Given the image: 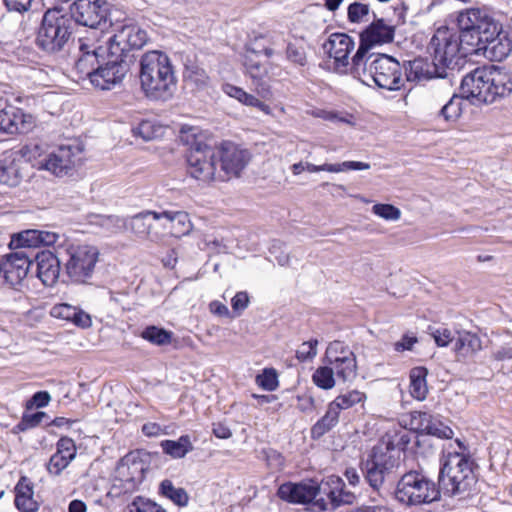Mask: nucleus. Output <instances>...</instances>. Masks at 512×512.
<instances>
[{"mask_svg": "<svg viewBox=\"0 0 512 512\" xmlns=\"http://www.w3.org/2000/svg\"><path fill=\"white\" fill-rule=\"evenodd\" d=\"M460 89L462 96L453 93L450 81L445 83L439 98L449 100L439 110L438 117L455 122L462 113L463 98L492 104L508 97L512 93V73L497 66L477 67L462 78Z\"/></svg>", "mask_w": 512, "mask_h": 512, "instance_id": "f257e3e1", "label": "nucleus"}, {"mask_svg": "<svg viewBox=\"0 0 512 512\" xmlns=\"http://www.w3.org/2000/svg\"><path fill=\"white\" fill-rule=\"evenodd\" d=\"M140 85L145 96L151 100L167 101L177 90L174 67L167 54L152 50L140 59Z\"/></svg>", "mask_w": 512, "mask_h": 512, "instance_id": "f03ea898", "label": "nucleus"}, {"mask_svg": "<svg viewBox=\"0 0 512 512\" xmlns=\"http://www.w3.org/2000/svg\"><path fill=\"white\" fill-rule=\"evenodd\" d=\"M350 74L363 84H375L386 90H399L404 84L402 67L399 61L386 54L362 58V54L352 57Z\"/></svg>", "mask_w": 512, "mask_h": 512, "instance_id": "7ed1b4c3", "label": "nucleus"}, {"mask_svg": "<svg viewBox=\"0 0 512 512\" xmlns=\"http://www.w3.org/2000/svg\"><path fill=\"white\" fill-rule=\"evenodd\" d=\"M181 140L190 146L187 154V171L189 175L203 183L218 179L217 151L204 142L199 135V129L183 126L180 130Z\"/></svg>", "mask_w": 512, "mask_h": 512, "instance_id": "20e7f679", "label": "nucleus"}, {"mask_svg": "<svg viewBox=\"0 0 512 512\" xmlns=\"http://www.w3.org/2000/svg\"><path fill=\"white\" fill-rule=\"evenodd\" d=\"M473 462L463 453H449L439 473V487L445 495L464 498L476 484Z\"/></svg>", "mask_w": 512, "mask_h": 512, "instance_id": "39448f33", "label": "nucleus"}, {"mask_svg": "<svg viewBox=\"0 0 512 512\" xmlns=\"http://www.w3.org/2000/svg\"><path fill=\"white\" fill-rule=\"evenodd\" d=\"M399 466V453L395 452L391 443H386L372 449L371 454L362 463L361 470L369 486L380 493L386 482L396 478Z\"/></svg>", "mask_w": 512, "mask_h": 512, "instance_id": "423d86ee", "label": "nucleus"}, {"mask_svg": "<svg viewBox=\"0 0 512 512\" xmlns=\"http://www.w3.org/2000/svg\"><path fill=\"white\" fill-rule=\"evenodd\" d=\"M428 51L435 66L440 69L442 79L448 78V71L459 67L463 60L458 32L446 26L435 31L428 44Z\"/></svg>", "mask_w": 512, "mask_h": 512, "instance_id": "0eeeda50", "label": "nucleus"}, {"mask_svg": "<svg viewBox=\"0 0 512 512\" xmlns=\"http://www.w3.org/2000/svg\"><path fill=\"white\" fill-rule=\"evenodd\" d=\"M395 498L406 506L430 504L440 498V489L422 472L411 470L398 480Z\"/></svg>", "mask_w": 512, "mask_h": 512, "instance_id": "6e6552de", "label": "nucleus"}, {"mask_svg": "<svg viewBox=\"0 0 512 512\" xmlns=\"http://www.w3.org/2000/svg\"><path fill=\"white\" fill-rule=\"evenodd\" d=\"M72 27L73 21L70 17L62 15L57 8L48 9L38 29L36 43L43 51L57 52L69 40Z\"/></svg>", "mask_w": 512, "mask_h": 512, "instance_id": "1a4fd4ad", "label": "nucleus"}, {"mask_svg": "<svg viewBox=\"0 0 512 512\" xmlns=\"http://www.w3.org/2000/svg\"><path fill=\"white\" fill-rule=\"evenodd\" d=\"M273 37L260 35L255 37L254 41L247 47L244 57V66L246 73L252 80L255 91L258 96L263 99H269L272 91L266 78L268 76V68L256 59L259 54H264L270 58L275 54V50L271 47L274 45Z\"/></svg>", "mask_w": 512, "mask_h": 512, "instance_id": "9d476101", "label": "nucleus"}, {"mask_svg": "<svg viewBox=\"0 0 512 512\" xmlns=\"http://www.w3.org/2000/svg\"><path fill=\"white\" fill-rule=\"evenodd\" d=\"M109 52H106L97 69L91 85L99 90H111L120 85L127 75L130 66L124 55V48L116 45H109Z\"/></svg>", "mask_w": 512, "mask_h": 512, "instance_id": "9b49d317", "label": "nucleus"}, {"mask_svg": "<svg viewBox=\"0 0 512 512\" xmlns=\"http://www.w3.org/2000/svg\"><path fill=\"white\" fill-rule=\"evenodd\" d=\"M65 272L69 279L78 284H86L92 278L99 259L96 246L83 244L71 246L68 250Z\"/></svg>", "mask_w": 512, "mask_h": 512, "instance_id": "f8f14e48", "label": "nucleus"}, {"mask_svg": "<svg viewBox=\"0 0 512 512\" xmlns=\"http://www.w3.org/2000/svg\"><path fill=\"white\" fill-rule=\"evenodd\" d=\"M109 11L105 0H76L70 6V18L80 25L104 30L111 25Z\"/></svg>", "mask_w": 512, "mask_h": 512, "instance_id": "ddd939ff", "label": "nucleus"}, {"mask_svg": "<svg viewBox=\"0 0 512 512\" xmlns=\"http://www.w3.org/2000/svg\"><path fill=\"white\" fill-rule=\"evenodd\" d=\"M79 146L61 145L34 163L38 170H46L57 177L68 175L80 160Z\"/></svg>", "mask_w": 512, "mask_h": 512, "instance_id": "4468645a", "label": "nucleus"}, {"mask_svg": "<svg viewBox=\"0 0 512 512\" xmlns=\"http://www.w3.org/2000/svg\"><path fill=\"white\" fill-rule=\"evenodd\" d=\"M109 45L81 42L79 46L80 55L75 61L74 71L78 80H88L91 83L99 65L106 52H109Z\"/></svg>", "mask_w": 512, "mask_h": 512, "instance_id": "2eb2a0df", "label": "nucleus"}, {"mask_svg": "<svg viewBox=\"0 0 512 512\" xmlns=\"http://www.w3.org/2000/svg\"><path fill=\"white\" fill-rule=\"evenodd\" d=\"M217 151V161L220 160L221 168L218 180L224 181L232 176H239L249 160V153L240 149L231 142H224Z\"/></svg>", "mask_w": 512, "mask_h": 512, "instance_id": "dca6fc26", "label": "nucleus"}, {"mask_svg": "<svg viewBox=\"0 0 512 512\" xmlns=\"http://www.w3.org/2000/svg\"><path fill=\"white\" fill-rule=\"evenodd\" d=\"M354 40L344 33H333L323 44L324 51L334 60V69L338 73H350L352 61L349 55L354 49Z\"/></svg>", "mask_w": 512, "mask_h": 512, "instance_id": "f3484780", "label": "nucleus"}, {"mask_svg": "<svg viewBox=\"0 0 512 512\" xmlns=\"http://www.w3.org/2000/svg\"><path fill=\"white\" fill-rule=\"evenodd\" d=\"M394 38V27L388 25L383 19L374 20L360 34V45L354 55L362 54V58L374 55L370 49L376 45L392 42Z\"/></svg>", "mask_w": 512, "mask_h": 512, "instance_id": "a211bd4d", "label": "nucleus"}, {"mask_svg": "<svg viewBox=\"0 0 512 512\" xmlns=\"http://www.w3.org/2000/svg\"><path fill=\"white\" fill-rule=\"evenodd\" d=\"M32 261L23 251H15L0 262V277L11 286L21 285L27 277Z\"/></svg>", "mask_w": 512, "mask_h": 512, "instance_id": "6ab92c4d", "label": "nucleus"}, {"mask_svg": "<svg viewBox=\"0 0 512 512\" xmlns=\"http://www.w3.org/2000/svg\"><path fill=\"white\" fill-rule=\"evenodd\" d=\"M319 483L314 480L299 483L287 482L278 488V497L293 504H306L313 501L319 494Z\"/></svg>", "mask_w": 512, "mask_h": 512, "instance_id": "aec40b11", "label": "nucleus"}, {"mask_svg": "<svg viewBox=\"0 0 512 512\" xmlns=\"http://www.w3.org/2000/svg\"><path fill=\"white\" fill-rule=\"evenodd\" d=\"M37 264V278L44 286L52 287L58 281L60 261L51 250H42L34 255Z\"/></svg>", "mask_w": 512, "mask_h": 512, "instance_id": "412c9836", "label": "nucleus"}, {"mask_svg": "<svg viewBox=\"0 0 512 512\" xmlns=\"http://www.w3.org/2000/svg\"><path fill=\"white\" fill-rule=\"evenodd\" d=\"M106 42L108 45L115 46L113 50L116 49V45L123 47L124 50L126 48L140 49L147 42V33L137 25H124L117 34L110 36Z\"/></svg>", "mask_w": 512, "mask_h": 512, "instance_id": "4be33fe9", "label": "nucleus"}, {"mask_svg": "<svg viewBox=\"0 0 512 512\" xmlns=\"http://www.w3.org/2000/svg\"><path fill=\"white\" fill-rule=\"evenodd\" d=\"M30 115H25L23 111L13 105H6L0 110V133L16 134L24 133L28 130L27 125Z\"/></svg>", "mask_w": 512, "mask_h": 512, "instance_id": "5701e85b", "label": "nucleus"}, {"mask_svg": "<svg viewBox=\"0 0 512 512\" xmlns=\"http://www.w3.org/2000/svg\"><path fill=\"white\" fill-rule=\"evenodd\" d=\"M153 219L160 221L165 220V229H169L171 235L174 237H182L190 233L192 230V223L189 215L184 211H162L153 213Z\"/></svg>", "mask_w": 512, "mask_h": 512, "instance_id": "b1692460", "label": "nucleus"}, {"mask_svg": "<svg viewBox=\"0 0 512 512\" xmlns=\"http://www.w3.org/2000/svg\"><path fill=\"white\" fill-rule=\"evenodd\" d=\"M405 74L407 81L410 82H423L433 78H442L440 76V69H438L434 61L429 62L426 58H416L408 62L405 67Z\"/></svg>", "mask_w": 512, "mask_h": 512, "instance_id": "393cba45", "label": "nucleus"}, {"mask_svg": "<svg viewBox=\"0 0 512 512\" xmlns=\"http://www.w3.org/2000/svg\"><path fill=\"white\" fill-rule=\"evenodd\" d=\"M512 51V41L506 32L500 34L494 40L482 46V56L491 60L500 62L507 58Z\"/></svg>", "mask_w": 512, "mask_h": 512, "instance_id": "a878e982", "label": "nucleus"}, {"mask_svg": "<svg viewBox=\"0 0 512 512\" xmlns=\"http://www.w3.org/2000/svg\"><path fill=\"white\" fill-rule=\"evenodd\" d=\"M482 349L481 339L474 333L458 331L454 345L457 358H469Z\"/></svg>", "mask_w": 512, "mask_h": 512, "instance_id": "bb28decb", "label": "nucleus"}, {"mask_svg": "<svg viewBox=\"0 0 512 512\" xmlns=\"http://www.w3.org/2000/svg\"><path fill=\"white\" fill-rule=\"evenodd\" d=\"M117 474L122 481L130 483L131 487H134L141 483L144 478L143 464L125 456L117 467Z\"/></svg>", "mask_w": 512, "mask_h": 512, "instance_id": "cd10ccee", "label": "nucleus"}, {"mask_svg": "<svg viewBox=\"0 0 512 512\" xmlns=\"http://www.w3.org/2000/svg\"><path fill=\"white\" fill-rule=\"evenodd\" d=\"M223 91L229 97L236 99L243 105L255 107L267 115H270L272 112L269 105L265 104L254 95L247 93L240 87L227 83L223 85Z\"/></svg>", "mask_w": 512, "mask_h": 512, "instance_id": "c85d7f7f", "label": "nucleus"}, {"mask_svg": "<svg viewBox=\"0 0 512 512\" xmlns=\"http://www.w3.org/2000/svg\"><path fill=\"white\" fill-rule=\"evenodd\" d=\"M15 507L21 512H32V482L26 476L20 478L14 488Z\"/></svg>", "mask_w": 512, "mask_h": 512, "instance_id": "c756f323", "label": "nucleus"}, {"mask_svg": "<svg viewBox=\"0 0 512 512\" xmlns=\"http://www.w3.org/2000/svg\"><path fill=\"white\" fill-rule=\"evenodd\" d=\"M153 213H157L156 211H144L133 217L126 219L127 221V229H129L136 237L140 239L150 238L151 235V221L150 218H153Z\"/></svg>", "mask_w": 512, "mask_h": 512, "instance_id": "7c9ffc66", "label": "nucleus"}, {"mask_svg": "<svg viewBox=\"0 0 512 512\" xmlns=\"http://www.w3.org/2000/svg\"><path fill=\"white\" fill-rule=\"evenodd\" d=\"M160 445L163 452L174 459L184 458L194 449L189 435H182L177 440H164Z\"/></svg>", "mask_w": 512, "mask_h": 512, "instance_id": "2f4dec72", "label": "nucleus"}, {"mask_svg": "<svg viewBox=\"0 0 512 512\" xmlns=\"http://www.w3.org/2000/svg\"><path fill=\"white\" fill-rule=\"evenodd\" d=\"M370 169V164L359 161H344L338 164H322L315 165L312 163H305V170L309 172H320L326 171L331 173H339L346 170H368Z\"/></svg>", "mask_w": 512, "mask_h": 512, "instance_id": "473e14b6", "label": "nucleus"}, {"mask_svg": "<svg viewBox=\"0 0 512 512\" xmlns=\"http://www.w3.org/2000/svg\"><path fill=\"white\" fill-rule=\"evenodd\" d=\"M428 370L425 367H414L410 371V393L417 400H424L428 393L426 377Z\"/></svg>", "mask_w": 512, "mask_h": 512, "instance_id": "72a5a7b5", "label": "nucleus"}, {"mask_svg": "<svg viewBox=\"0 0 512 512\" xmlns=\"http://www.w3.org/2000/svg\"><path fill=\"white\" fill-rule=\"evenodd\" d=\"M356 358L354 352L348 345L335 340L329 343L325 351L324 362L328 365H334L346 359Z\"/></svg>", "mask_w": 512, "mask_h": 512, "instance_id": "f704fd0d", "label": "nucleus"}, {"mask_svg": "<svg viewBox=\"0 0 512 512\" xmlns=\"http://www.w3.org/2000/svg\"><path fill=\"white\" fill-rule=\"evenodd\" d=\"M458 37L461 39V52L463 59L468 55L480 56L482 53V42L481 36L478 34V30L471 31H460Z\"/></svg>", "mask_w": 512, "mask_h": 512, "instance_id": "c9c22d12", "label": "nucleus"}, {"mask_svg": "<svg viewBox=\"0 0 512 512\" xmlns=\"http://www.w3.org/2000/svg\"><path fill=\"white\" fill-rule=\"evenodd\" d=\"M488 18L480 9H469L459 13L457 24L460 31L478 30L477 27L482 26Z\"/></svg>", "mask_w": 512, "mask_h": 512, "instance_id": "e433bc0d", "label": "nucleus"}, {"mask_svg": "<svg viewBox=\"0 0 512 512\" xmlns=\"http://www.w3.org/2000/svg\"><path fill=\"white\" fill-rule=\"evenodd\" d=\"M339 414L340 413L329 404L325 415L311 428L312 438L319 439L335 427L339 421Z\"/></svg>", "mask_w": 512, "mask_h": 512, "instance_id": "4c0bfd02", "label": "nucleus"}, {"mask_svg": "<svg viewBox=\"0 0 512 512\" xmlns=\"http://www.w3.org/2000/svg\"><path fill=\"white\" fill-rule=\"evenodd\" d=\"M184 81L196 89H204L209 82L206 71L195 63L186 64L183 72Z\"/></svg>", "mask_w": 512, "mask_h": 512, "instance_id": "58836bf2", "label": "nucleus"}, {"mask_svg": "<svg viewBox=\"0 0 512 512\" xmlns=\"http://www.w3.org/2000/svg\"><path fill=\"white\" fill-rule=\"evenodd\" d=\"M319 486V494L326 495L333 508L338 507V498L341 495L342 487L345 486L342 479L333 475L322 481Z\"/></svg>", "mask_w": 512, "mask_h": 512, "instance_id": "ea45409f", "label": "nucleus"}, {"mask_svg": "<svg viewBox=\"0 0 512 512\" xmlns=\"http://www.w3.org/2000/svg\"><path fill=\"white\" fill-rule=\"evenodd\" d=\"M61 100V96L54 91H47L43 94L37 92L36 95H34V103L50 115H55L59 111Z\"/></svg>", "mask_w": 512, "mask_h": 512, "instance_id": "a19ab883", "label": "nucleus"}, {"mask_svg": "<svg viewBox=\"0 0 512 512\" xmlns=\"http://www.w3.org/2000/svg\"><path fill=\"white\" fill-rule=\"evenodd\" d=\"M160 493L170 499L179 507H185L188 504L189 496L184 488H176L173 483L166 479L160 483Z\"/></svg>", "mask_w": 512, "mask_h": 512, "instance_id": "79ce46f5", "label": "nucleus"}, {"mask_svg": "<svg viewBox=\"0 0 512 512\" xmlns=\"http://www.w3.org/2000/svg\"><path fill=\"white\" fill-rule=\"evenodd\" d=\"M365 399V393L351 390L338 395L330 405L340 413L341 410L349 409L358 403L364 402Z\"/></svg>", "mask_w": 512, "mask_h": 512, "instance_id": "37998d69", "label": "nucleus"}, {"mask_svg": "<svg viewBox=\"0 0 512 512\" xmlns=\"http://www.w3.org/2000/svg\"><path fill=\"white\" fill-rule=\"evenodd\" d=\"M19 179V167L14 165L13 160H9L4 155V158L0 160V184L16 186Z\"/></svg>", "mask_w": 512, "mask_h": 512, "instance_id": "c03bdc74", "label": "nucleus"}, {"mask_svg": "<svg viewBox=\"0 0 512 512\" xmlns=\"http://www.w3.org/2000/svg\"><path fill=\"white\" fill-rule=\"evenodd\" d=\"M172 336V332L156 326H148L141 333V337L143 339L158 346L170 344L172 341Z\"/></svg>", "mask_w": 512, "mask_h": 512, "instance_id": "a18cd8bd", "label": "nucleus"}, {"mask_svg": "<svg viewBox=\"0 0 512 512\" xmlns=\"http://www.w3.org/2000/svg\"><path fill=\"white\" fill-rule=\"evenodd\" d=\"M312 380L314 384L324 390H329L335 385L334 372L331 365L318 367L313 373Z\"/></svg>", "mask_w": 512, "mask_h": 512, "instance_id": "49530a36", "label": "nucleus"}, {"mask_svg": "<svg viewBox=\"0 0 512 512\" xmlns=\"http://www.w3.org/2000/svg\"><path fill=\"white\" fill-rule=\"evenodd\" d=\"M133 133L135 136L141 137L145 141H150L161 137L163 128L149 120H144L133 129Z\"/></svg>", "mask_w": 512, "mask_h": 512, "instance_id": "de8ad7c7", "label": "nucleus"}, {"mask_svg": "<svg viewBox=\"0 0 512 512\" xmlns=\"http://www.w3.org/2000/svg\"><path fill=\"white\" fill-rule=\"evenodd\" d=\"M421 422L422 425H424V423L426 422L425 429L431 435L444 439H450L453 437L454 433L451 428H449L448 426H444L441 423L433 422L431 419V415H429L428 413L421 414Z\"/></svg>", "mask_w": 512, "mask_h": 512, "instance_id": "09e8293b", "label": "nucleus"}, {"mask_svg": "<svg viewBox=\"0 0 512 512\" xmlns=\"http://www.w3.org/2000/svg\"><path fill=\"white\" fill-rule=\"evenodd\" d=\"M331 366L337 377L342 379L344 382L353 380L357 375L356 358L346 360L342 359L339 363Z\"/></svg>", "mask_w": 512, "mask_h": 512, "instance_id": "8fccbe9b", "label": "nucleus"}, {"mask_svg": "<svg viewBox=\"0 0 512 512\" xmlns=\"http://www.w3.org/2000/svg\"><path fill=\"white\" fill-rule=\"evenodd\" d=\"M478 34L481 36V42L484 45H487L488 42L497 38L502 31L501 27L498 23H496L492 18H488L487 21H484L482 26H478Z\"/></svg>", "mask_w": 512, "mask_h": 512, "instance_id": "3c124183", "label": "nucleus"}, {"mask_svg": "<svg viewBox=\"0 0 512 512\" xmlns=\"http://www.w3.org/2000/svg\"><path fill=\"white\" fill-rule=\"evenodd\" d=\"M255 381L266 391H274L279 385L277 372L273 368H265L261 374L256 376Z\"/></svg>", "mask_w": 512, "mask_h": 512, "instance_id": "603ef678", "label": "nucleus"}, {"mask_svg": "<svg viewBox=\"0 0 512 512\" xmlns=\"http://www.w3.org/2000/svg\"><path fill=\"white\" fill-rule=\"evenodd\" d=\"M286 58L295 65L305 66L307 64V54L304 46L289 43L286 48Z\"/></svg>", "mask_w": 512, "mask_h": 512, "instance_id": "864d4df0", "label": "nucleus"}, {"mask_svg": "<svg viewBox=\"0 0 512 512\" xmlns=\"http://www.w3.org/2000/svg\"><path fill=\"white\" fill-rule=\"evenodd\" d=\"M128 507L130 512H166L159 504L143 497L135 498Z\"/></svg>", "mask_w": 512, "mask_h": 512, "instance_id": "5fc2aeb1", "label": "nucleus"}, {"mask_svg": "<svg viewBox=\"0 0 512 512\" xmlns=\"http://www.w3.org/2000/svg\"><path fill=\"white\" fill-rule=\"evenodd\" d=\"M369 12L370 7L368 4L353 2L348 6V20L352 23L362 22L368 16Z\"/></svg>", "mask_w": 512, "mask_h": 512, "instance_id": "6e6d98bb", "label": "nucleus"}, {"mask_svg": "<svg viewBox=\"0 0 512 512\" xmlns=\"http://www.w3.org/2000/svg\"><path fill=\"white\" fill-rule=\"evenodd\" d=\"M99 224L111 233H119L127 230V221L118 216H102Z\"/></svg>", "mask_w": 512, "mask_h": 512, "instance_id": "4d7b16f0", "label": "nucleus"}, {"mask_svg": "<svg viewBox=\"0 0 512 512\" xmlns=\"http://www.w3.org/2000/svg\"><path fill=\"white\" fill-rule=\"evenodd\" d=\"M59 239V234L51 230L34 229V248L53 246Z\"/></svg>", "mask_w": 512, "mask_h": 512, "instance_id": "13d9d810", "label": "nucleus"}, {"mask_svg": "<svg viewBox=\"0 0 512 512\" xmlns=\"http://www.w3.org/2000/svg\"><path fill=\"white\" fill-rule=\"evenodd\" d=\"M318 340L312 339L303 342L296 350V358L300 362L312 360L317 355Z\"/></svg>", "mask_w": 512, "mask_h": 512, "instance_id": "bf43d9fd", "label": "nucleus"}, {"mask_svg": "<svg viewBox=\"0 0 512 512\" xmlns=\"http://www.w3.org/2000/svg\"><path fill=\"white\" fill-rule=\"evenodd\" d=\"M428 331L439 347L448 346L454 339L451 330L446 327L435 328L430 326Z\"/></svg>", "mask_w": 512, "mask_h": 512, "instance_id": "052dcab7", "label": "nucleus"}, {"mask_svg": "<svg viewBox=\"0 0 512 512\" xmlns=\"http://www.w3.org/2000/svg\"><path fill=\"white\" fill-rule=\"evenodd\" d=\"M372 211L375 215L385 220H398L401 216L400 210L391 204H375L372 207Z\"/></svg>", "mask_w": 512, "mask_h": 512, "instance_id": "680f3d73", "label": "nucleus"}, {"mask_svg": "<svg viewBox=\"0 0 512 512\" xmlns=\"http://www.w3.org/2000/svg\"><path fill=\"white\" fill-rule=\"evenodd\" d=\"M56 75L57 71L54 68L46 69L41 66H34V84L37 82L38 86H48V82L53 81Z\"/></svg>", "mask_w": 512, "mask_h": 512, "instance_id": "e2e57ef3", "label": "nucleus"}, {"mask_svg": "<svg viewBox=\"0 0 512 512\" xmlns=\"http://www.w3.org/2000/svg\"><path fill=\"white\" fill-rule=\"evenodd\" d=\"M4 155L6 158H9V160H13L14 165L19 167V163H28L32 160V149L29 145H24L17 150L13 149L10 152H6Z\"/></svg>", "mask_w": 512, "mask_h": 512, "instance_id": "0e129e2a", "label": "nucleus"}, {"mask_svg": "<svg viewBox=\"0 0 512 512\" xmlns=\"http://www.w3.org/2000/svg\"><path fill=\"white\" fill-rule=\"evenodd\" d=\"M30 234H32V229H27L25 231L13 234L9 243V248L12 250H17L20 248L32 247V239L29 238Z\"/></svg>", "mask_w": 512, "mask_h": 512, "instance_id": "69168bd1", "label": "nucleus"}, {"mask_svg": "<svg viewBox=\"0 0 512 512\" xmlns=\"http://www.w3.org/2000/svg\"><path fill=\"white\" fill-rule=\"evenodd\" d=\"M68 462H71L76 455V447L74 441L70 438H61L57 443V451Z\"/></svg>", "mask_w": 512, "mask_h": 512, "instance_id": "338daca9", "label": "nucleus"}, {"mask_svg": "<svg viewBox=\"0 0 512 512\" xmlns=\"http://www.w3.org/2000/svg\"><path fill=\"white\" fill-rule=\"evenodd\" d=\"M75 309L76 307L74 306L61 303L53 306L51 308L50 314L55 318L71 321L72 317L75 315Z\"/></svg>", "mask_w": 512, "mask_h": 512, "instance_id": "774afa93", "label": "nucleus"}]
</instances>
